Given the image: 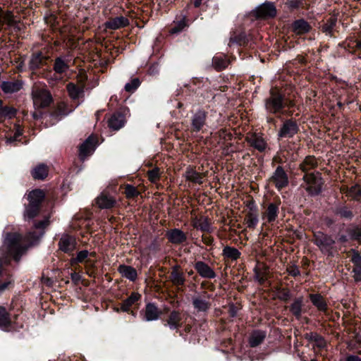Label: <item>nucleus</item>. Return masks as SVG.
Listing matches in <instances>:
<instances>
[{"mask_svg": "<svg viewBox=\"0 0 361 361\" xmlns=\"http://www.w3.org/2000/svg\"><path fill=\"white\" fill-rule=\"evenodd\" d=\"M348 237L345 235H341L338 238V241L341 243H345L348 240Z\"/></svg>", "mask_w": 361, "mask_h": 361, "instance_id": "774afa93", "label": "nucleus"}, {"mask_svg": "<svg viewBox=\"0 0 361 361\" xmlns=\"http://www.w3.org/2000/svg\"><path fill=\"white\" fill-rule=\"evenodd\" d=\"M194 267L200 276L206 279H214L216 274L214 270L206 263L202 261L197 262Z\"/></svg>", "mask_w": 361, "mask_h": 361, "instance_id": "4468645a", "label": "nucleus"}, {"mask_svg": "<svg viewBox=\"0 0 361 361\" xmlns=\"http://www.w3.org/2000/svg\"><path fill=\"white\" fill-rule=\"evenodd\" d=\"M212 65L217 71L224 69L228 65V61L225 56L218 55L213 57Z\"/></svg>", "mask_w": 361, "mask_h": 361, "instance_id": "4c0bfd02", "label": "nucleus"}, {"mask_svg": "<svg viewBox=\"0 0 361 361\" xmlns=\"http://www.w3.org/2000/svg\"><path fill=\"white\" fill-rule=\"evenodd\" d=\"M187 24L185 23V18H183L182 20L178 21L175 23L173 27L171 29V33L176 34L181 32L185 27Z\"/></svg>", "mask_w": 361, "mask_h": 361, "instance_id": "3c124183", "label": "nucleus"}, {"mask_svg": "<svg viewBox=\"0 0 361 361\" xmlns=\"http://www.w3.org/2000/svg\"><path fill=\"white\" fill-rule=\"evenodd\" d=\"M11 283V281L10 279L6 280L4 283H2L0 285V292L6 290Z\"/></svg>", "mask_w": 361, "mask_h": 361, "instance_id": "0e129e2a", "label": "nucleus"}, {"mask_svg": "<svg viewBox=\"0 0 361 361\" xmlns=\"http://www.w3.org/2000/svg\"><path fill=\"white\" fill-rule=\"evenodd\" d=\"M32 99L36 108H45L52 102L50 92L43 88H35L32 91Z\"/></svg>", "mask_w": 361, "mask_h": 361, "instance_id": "39448f33", "label": "nucleus"}, {"mask_svg": "<svg viewBox=\"0 0 361 361\" xmlns=\"http://www.w3.org/2000/svg\"><path fill=\"white\" fill-rule=\"evenodd\" d=\"M125 194L128 198H132L139 195L137 190L133 185H127L125 188Z\"/></svg>", "mask_w": 361, "mask_h": 361, "instance_id": "5fc2aeb1", "label": "nucleus"}, {"mask_svg": "<svg viewBox=\"0 0 361 361\" xmlns=\"http://www.w3.org/2000/svg\"><path fill=\"white\" fill-rule=\"evenodd\" d=\"M129 24L128 18L123 16H119L110 19L105 23V27L111 30H117L121 27H126Z\"/></svg>", "mask_w": 361, "mask_h": 361, "instance_id": "aec40b11", "label": "nucleus"}, {"mask_svg": "<svg viewBox=\"0 0 361 361\" xmlns=\"http://www.w3.org/2000/svg\"><path fill=\"white\" fill-rule=\"evenodd\" d=\"M245 140L250 146L260 152H264L267 148V143L261 135L257 133H248L246 135Z\"/></svg>", "mask_w": 361, "mask_h": 361, "instance_id": "6e6552de", "label": "nucleus"}, {"mask_svg": "<svg viewBox=\"0 0 361 361\" xmlns=\"http://www.w3.org/2000/svg\"><path fill=\"white\" fill-rule=\"evenodd\" d=\"M89 256L90 252L87 250H81L77 253L75 257L71 259V264L74 266L79 263H84L86 268L89 269L90 267H94L97 262V259H90Z\"/></svg>", "mask_w": 361, "mask_h": 361, "instance_id": "9d476101", "label": "nucleus"}, {"mask_svg": "<svg viewBox=\"0 0 361 361\" xmlns=\"http://www.w3.org/2000/svg\"><path fill=\"white\" fill-rule=\"evenodd\" d=\"M95 149L94 139L92 137H89L80 147L79 157L82 161L90 155Z\"/></svg>", "mask_w": 361, "mask_h": 361, "instance_id": "ddd939ff", "label": "nucleus"}, {"mask_svg": "<svg viewBox=\"0 0 361 361\" xmlns=\"http://www.w3.org/2000/svg\"><path fill=\"white\" fill-rule=\"evenodd\" d=\"M44 197V193L39 189H36L31 191L28 195V200L30 203L40 205Z\"/></svg>", "mask_w": 361, "mask_h": 361, "instance_id": "58836bf2", "label": "nucleus"}, {"mask_svg": "<svg viewBox=\"0 0 361 361\" xmlns=\"http://www.w3.org/2000/svg\"><path fill=\"white\" fill-rule=\"evenodd\" d=\"M192 305L198 312H206L210 308V303L200 296L192 298Z\"/></svg>", "mask_w": 361, "mask_h": 361, "instance_id": "c756f323", "label": "nucleus"}, {"mask_svg": "<svg viewBox=\"0 0 361 361\" xmlns=\"http://www.w3.org/2000/svg\"><path fill=\"white\" fill-rule=\"evenodd\" d=\"M116 200L111 195L102 192L97 198V204L101 209H111L116 204Z\"/></svg>", "mask_w": 361, "mask_h": 361, "instance_id": "f3484780", "label": "nucleus"}, {"mask_svg": "<svg viewBox=\"0 0 361 361\" xmlns=\"http://www.w3.org/2000/svg\"><path fill=\"white\" fill-rule=\"evenodd\" d=\"M192 226L203 232L210 233L212 228L209 219L207 217L194 218L192 221Z\"/></svg>", "mask_w": 361, "mask_h": 361, "instance_id": "4be33fe9", "label": "nucleus"}, {"mask_svg": "<svg viewBox=\"0 0 361 361\" xmlns=\"http://www.w3.org/2000/svg\"><path fill=\"white\" fill-rule=\"evenodd\" d=\"M166 238L173 245H180L187 240V235L179 228H173L166 232Z\"/></svg>", "mask_w": 361, "mask_h": 361, "instance_id": "f8f14e48", "label": "nucleus"}, {"mask_svg": "<svg viewBox=\"0 0 361 361\" xmlns=\"http://www.w3.org/2000/svg\"><path fill=\"white\" fill-rule=\"evenodd\" d=\"M141 298V295L138 293L133 292L121 304V309L123 312H128L130 307L138 301Z\"/></svg>", "mask_w": 361, "mask_h": 361, "instance_id": "c85d7f7f", "label": "nucleus"}, {"mask_svg": "<svg viewBox=\"0 0 361 361\" xmlns=\"http://www.w3.org/2000/svg\"><path fill=\"white\" fill-rule=\"evenodd\" d=\"M223 255L231 260H236L240 256V252L239 250L235 247L226 246L223 249Z\"/></svg>", "mask_w": 361, "mask_h": 361, "instance_id": "ea45409f", "label": "nucleus"}, {"mask_svg": "<svg viewBox=\"0 0 361 361\" xmlns=\"http://www.w3.org/2000/svg\"><path fill=\"white\" fill-rule=\"evenodd\" d=\"M16 114V109L13 107L2 105V102L0 100V121L5 118H11Z\"/></svg>", "mask_w": 361, "mask_h": 361, "instance_id": "f704fd0d", "label": "nucleus"}, {"mask_svg": "<svg viewBox=\"0 0 361 361\" xmlns=\"http://www.w3.org/2000/svg\"><path fill=\"white\" fill-rule=\"evenodd\" d=\"M349 238L361 242V226H353L347 229Z\"/></svg>", "mask_w": 361, "mask_h": 361, "instance_id": "49530a36", "label": "nucleus"}, {"mask_svg": "<svg viewBox=\"0 0 361 361\" xmlns=\"http://www.w3.org/2000/svg\"><path fill=\"white\" fill-rule=\"evenodd\" d=\"M342 191L346 196L353 200H358L361 197V186L358 185H355L350 188H342Z\"/></svg>", "mask_w": 361, "mask_h": 361, "instance_id": "e433bc0d", "label": "nucleus"}, {"mask_svg": "<svg viewBox=\"0 0 361 361\" xmlns=\"http://www.w3.org/2000/svg\"><path fill=\"white\" fill-rule=\"evenodd\" d=\"M202 238V241L204 242V243L207 245H210L213 243V238L211 236L203 235Z\"/></svg>", "mask_w": 361, "mask_h": 361, "instance_id": "e2e57ef3", "label": "nucleus"}, {"mask_svg": "<svg viewBox=\"0 0 361 361\" xmlns=\"http://www.w3.org/2000/svg\"><path fill=\"white\" fill-rule=\"evenodd\" d=\"M255 278L260 283H264L267 279V269L261 267L255 268Z\"/></svg>", "mask_w": 361, "mask_h": 361, "instance_id": "de8ad7c7", "label": "nucleus"}, {"mask_svg": "<svg viewBox=\"0 0 361 361\" xmlns=\"http://www.w3.org/2000/svg\"><path fill=\"white\" fill-rule=\"evenodd\" d=\"M10 324L9 314L5 307L0 306V329H6L9 326Z\"/></svg>", "mask_w": 361, "mask_h": 361, "instance_id": "a19ab883", "label": "nucleus"}, {"mask_svg": "<svg viewBox=\"0 0 361 361\" xmlns=\"http://www.w3.org/2000/svg\"><path fill=\"white\" fill-rule=\"evenodd\" d=\"M23 87L20 80L4 81L1 85L2 91L6 94H12L19 91Z\"/></svg>", "mask_w": 361, "mask_h": 361, "instance_id": "a211bd4d", "label": "nucleus"}, {"mask_svg": "<svg viewBox=\"0 0 361 361\" xmlns=\"http://www.w3.org/2000/svg\"><path fill=\"white\" fill-rule=\"evenodd\" d=\"M313 242L319 250L327 256H334L336 251L335 249L336 241L332 236L324 233L320 231L314 233Z\"/></svg>", "mask_w": 361, "mask_h": 361, "instance_id": "7ed1b4c3", "label": "nucleus"}, {"mask_svg": "<svg viewBox=\"0 0 361 361\" xmlns=\"http://www.w3.org/2000/svg\"><path fill=\"white\" fill-rule=\"evenodd\" d=\"M125 124L124 116L121 114H114L108 121V126L110 128L118 130Z\"/></svg>", "mask_w": 361, "mask_h": 361, "instance_id": "393cba45", "label": "nucleus"}, {"mask_svg": "<svg viewBox=\"0 0 361 361\" xmlns=\"http://www.w3.org/2000/svg\"><path fill=\"white\" fill-rule=\"evenodd\" d=\"M309 24L304 20H296L293 24L294 31L297 34H303L307 32L310 30Z\"/></svg>", "mask_w": 361, "mask_h": 361, "instance_id": "79ce46f5", "label": "nucleus"}, {"mask_svg": "<svg viewBox=\"0 0 361 361\" xmlns=\"http://www.w3.org/2000/svg\"><path fill=\"white\" fill-rule=\"evenodd\" d=\"M303 180L305 183L304 186L305 190L311 195H318L322 191L323 182L319 173H305L303 176Z\"/></svg>", "mask_w": 361, "mask_h": 361, "instance_id": "20e7f679", "label": "nucleus"}, {"mask_svg": "<svg viewBox=\"0 0 361 361\" xmlns=\"http://www.w3.org/2000/svg\"><path fill=\"white\" fill-rule=\"evenodd\" d=\"M269 182L279 190L288 185V177L282 166H279L269 178Z\"/></svg>", "mask_w": 361, "mask_h": 361, "instance_id": "423d86ee", "label": "nucleus"}, {"mask_svg": "<svg viewBox=\"0 0 361 361\" xmlns=\"http://www.w3.org/2000/svg\"><path fill=\"white\" fill-rule=\"evenodd\" d=\"M43 57L41 54H37L32 56L30 61V67L36 69L39 67L42 62Z\"/></svg>", "mask_w": 361, "mask_h": 361, "instance_id": "8fccbe9b", "label": "nucleus"}, {"mask_svg": "<svg viewBox=\"0 0 361 361\" xmlns=\"http://www.w3.org/2000/svg\"><path fill=\"white\" fill-rule=\"evenodd\" d=\"M161 314V311L154 303H148L146 305L144 320L151 322L157 320Z\"/></svg>", "mask_w": 361, "mask_h": 361, "instance_id": "2eb2a0df", "label": "nucleus"}, {"mask_svg": "<svg viewBox=\"0 0 361 361\" xmlns=\"http://www.w3.org/2000/svg\"><path fill=\"white\" fill-rule=\"evenodd\" d=\"M305 338L314 343L319 349H323L326 345V342L324 338L317 333H310L305 335Z\"/></svg>", "mask_w": 361, "mask_h": 361, "instance_id": "bb28decb", "label": "nucleus"}, {"mask_svg": "<svg viewBox=\"0 0 361 361\" xmlns=\"http://www.w3.org/2000/svg\"><path fill=\"white\" fill-rule=\"evenodd\" d=\"M279 204L270 203L262 214V218L266 219L268 223L274 222L278 217L279 212Z\"/></svg>", "mask_w": 361, "mask_h": 361, "instance_id": "dca6fc26", "label": "nucleus"}, {"mask_svg": "<svg viewBox=\"0 0 361 361\" xmlns=\"http://www.w3.org/2000/svg\"><path fill=\"white\" fill-rule=\"evenodd\" d=\"M353 278L356 281H361V265L353 266Z\"/></svg>", "mask_w": 361, "mask_h": 361, "instance_id": "4d7b16f0", "label": "nucleus"}, {"mask_svg": "<svg viewBox=\"0 0 361 361\" xmlns=\"http://www.w3.org/2000/svg\"><path fill=\"white\" fill-rule=\"evenodd\" d=\"M299 130V127L297 123L292 120H286L282 124L278 135L279 137L290 138L293 137Z\"/></svg>", "mask_w": 361, "mask_h": 361, "instance_id": "0eeeda50", "label": "nucleus"}, {"mask_svg": "<svg viewBox=\"0 0 361 361\" xmlns=\"http://www.w3.org/2000/svg\"><path fill=\"white\" fill-rule=\"evenodd\" d=\"M303 299L302 297L298 298L294 300L293 303L289 307L290 312L297 318L301 317L302 312Z\"/></svg>", "mask_w": 361, "mask_h": 361, "instance_id": "cd10ccee", "label": "nucleus"}, {"mask_svg": "<svg viewBox=\"0 0 361 361\" xmlns=\"http://www.w3.org/2000/svg\"><path fill=\"white\" fill-rule=\"evenodd\" d=\"M255 13L257 18H268L276 16V9L273 3L267 1L257 6L255 10Z\"/></svg>", "mask_w": 361, "mask_h": 361, "instance_id": "1a4fd4ad", "label": "nucleus"}, {"mask_svg": "<svg viewBox=\"0 0 361 361\" xmlns=\"http://www.w3.org/2000/svg\"><path fill=\"white\" fill-rule=\"evenodd\" d=\"M351 262L353 263V266H360L361 256L358 253H355L351 257Z\"/></svg>", "mask_w": 361, "mask_h": 361, "instance_id": "bf43d9fd", "label": "nucleus"}, {"mask_svg": "<svg viewBox=\"0 0 361 361\" xmlns=\"http://www.w3.org/2000/svg\"><path fill=\"white\" fill-rule=\"evenodd\" d=\"M258 216L256 212H249L245 217V222L249 228H255L258 223Z\"/></svg>", "mask_w": 361, "mask_h": 361, "instance_id": "37998d69", "label": "nucleus"}, {"mask_svg": "<svg viewBox=\"0 0 361 361\" xmlns=\"http://www.w3.org/2000/svg\"><path fill=\"white\" fill-rule=\"evenodd\" d=\"M39 206L40 205L35 204V203L29 202V204L25 209V217L27 219H33L39 213Z\"/></svg>", "mask_w": 361, "mask_h": 361, "instance_id": "a18cd8bd", "label": "nucleus"}, {"mask_svg": "<svg viewBox=\"0 0 361 361\" xmlns=\"http://www.w3.org/2000/svg\"><path fill=\"white\" fill-rule=\"evenodd\" d=\"M170 281L174 286H183L185 283V279L183 273L180 271L179 266H174L170 274Z\"/></svg>", "mask_w": 361, "mask_h": 361, "instance_id": "412c9836", "label": "nucleus"}, {"mask_svg": "<svg viewBox=\"0 0 361 361\" xmlns=\"http://www.w3.org/2000/svg\"><path fill=\"white\" fill-rule=\"evenodd\" d=\"M317 166V161L314 157L308 156L307 157L304 161L300 164V169L305 173H308L307 172Z\"/></svg>", "mask_w": 361, "mask_h": 361, "instance_id": "7c9ffc66", "label": "nucleus"}, {"mask_svg": "<svg viewBox=\"0 0 361 361\" xmlns=\"http://www.w3.org/2000/svg\"><path fill=\"white\" fill-rule=\"evenodd\" d=\"M77 242L75 238L68 234H63L59 242V249L66 252L71 253L76 249Z\"/></svg>", "mask_w": 361, "mask_h": 361, "instance_id": "9b49d317", "label": "nucleus"}, {"mask_svg": "<svg viewBox=\"0 0 361 361\" xmlns=\"http://www.w3.org/2000/svg\"><path fill=\"white\" fill-rule=\"evenodd\" d=\"M310 299L312 303L319 310L325 311L327 308L326 302L319 294H310Z\"/></svg>", "mask_w": 361, "mask_h": 361, "instance_id": "473e14b6", "label": "nucleus"}, {"mask_svg": "<svg viewBox=\"0 0 361 361\" xmlns=\"http://www.w3.org/2000/svg\"><path fill=\"white\" fill-rule=\"evenodd\" d=\"M185 178L194 183L201 184L203 182V175L193 169H188L185 171Z\"/></svg>", "mask_w": 361, "mask_h": 361, "instance_id": "72a5a7b5", "label": "nucleus"}, {"mask_svg": "<svg viewBox=\"0 0 361 361\" xmlns=\"http://www.w3.org/2000/svg\"><path fill=\"white\" fill-rule=\"evenodd\" d=\"M336 213L343 218L350 219L353 218V212L345 207H340L336 209Z\"/></svg>", "mask_w": 361, "mask_h": 361, "instance_id": "603ef678", "label": "nucleus"}, {"mask_svg": "<svg viewBox=\"0 0 361 361\" xmlns=\"http://www.w3.org/2000/svg\"><path fill=\"white\" fill-rule=\"evenodd\" d=\"M69 68L68 64L61 58H56L54 65V70L57 73H63Z\"/></svg>", "mask_w": 361, "mask_h": 361, "instance_id": "c03bdc74", "label": "nucleus"}, {"mask_svg": "<svg viewBox=\"0 0 361 361\" xmlns=\"http://www.w3.org/2000/svg\"><path fill=\"white\" fill-rule=\"evenodd\" d=\"M23 134V130L19 126H16L15 133L13 136H10L7 137L6 142L8 143L14 142L18 137H20Z\"/></svg>", "mask_w": 361, "mask_h": 361, "instance_id": "6e6d98bb", "label": "nucleus"}, {"mask_svg": "<svg viewBox=\"0 0 361 361\" xmlns=\"http://www.w3.org/2000/svg\"><path fill=\"white\" fill-rule=\"evenodd\" d=\"M181 314L177 311H172L167 319V324L172 330L176 329L181 326Z\"/></svg>", "mask_w": 361, "mask_h": 361, "instance_id": "a878e982", "label": "nucleus"}, {"mask_svg": "<svg viewBox=\"0 0 361 361\" xmlns=\"http://www.w3.org/2000/svg\"><path fill=\"white\" fill-rule=\"evenodd\" d=\"M161 171L159 168L155 167L147 172L148 179L152 183H157L160 178Z\"/></svg>", "mask_w": 361, "mask_h": 361, "instance_id": "09e8293b", "label": "nucleus"}, {"mask_svg": "<svg viewBox=\"0 0 361 361\" xmlns=\"http://www.w3.org/2000/svg\"><path fill=\"white\" fill-rule=\"evenodd\" d=\"M207 114L204 111H198L192 119V127L194 131H200L205 124Z\"/></svg>", "mask_w": 361, "mask_h": 361, "instance_id": "6ab92c4d", "label": "nucleus"}, {"mask_svg": "<svg viewBox=\"0 0 361 361\" xmlns=\"http://www.w3.org/2000/svg\"><path fill=\"white\" fill-rule=\"evenodd\" d=\"M48 224H49V220H48V219H45L40 221L38 223L35 224V226L36 228L44 229L47 226H48Z\"/></svg>", "mask_w": 361, "mask_h": 361, "instance_id": "680f3d73", "label": "nucleus"}, {"mask_svg": "<svg viewBox=\"0 0 361 361\" xmlns=\"http://www.w3.org/2000/svg\"><path fill=\"white\" fill-rule=\"evenodd\" d=\"M345 361H361V359L355 355H350L346 358Z\"/></svg>", "mask_w": 361, "mask_h": 361, "instance_id": "338daca9", "label": "nucleus"}, {"mask_svg": "<svg viewBox=\"0 0 361 361\" xmlns=\"http://www.w3.org/2000/svg\"><path fill=\"white\" fill-rule=\"evenodd\" d=\"M6 247L8 255L13 257L15 260L18 261L20 256L27 249L22 235L18 233H8L4 243Z\"/></svg>", "mask_w": 361, "mask_h": 361, "instance_id": "f03ea898", "label": "nucleus"}, {"mask_svg": "<svg viewBox=\"0 0 361 361\" xmlns=\"http://www.w3.org/2000/svg\"><path fill=\"white\" fill-rule=\"evenodd\" d=\"M43 235V232H41L39 234H35V232L29 233L27 238L30 244H32L35 241L37 240L42 235Z\"/></svg>", "mask_w": 361, "mask_h": 361, "instance_id": "13d9d810", "label": "nucleus"}, {"mask_svg": "<svg viewBox=\"0 0 361 361\" xmlns=\"http://www.w3.org/2000/svg\"><path fill=\"white\" fill-rule=\"evenodd\" d=\"M118 271L122 276L129 279L131 281H134L137 279V271L135 268L130 266L121 264L118 267Z\"/></svg>", "mask_w": 361, "mask_h": 361, "instance_id": "b1692460", "label": "nucleus"}, {"mask_svg": "<svg viewBox=\"0 0 361 361\" xmlns=\"http://www.w3.org/2000/svg\"><path fill=\"white\" fill-rule=\"evenodd\" d=\"M334 23H332L331 25H325L323 26V31L326 33H330L331 31V29L333 27Z\"/></svg>", "mask_w": 361, "mask_h": 361, "instance_id": "69168bd1", "label": "nucleus"}, {"mask_svg": "<svg viewBox=\"0 0 361 361\" xmlns=\"http://www.w3.org/2000/svg\"><path fill=\"white\" fill-rule=\"evenodd\" d=\"M293 106L292 101H288L277 89H271L269 96L265 99V109L267 112L273 114H283L285 107Z\"/></svg>", "mask_w": 361, "mask_h": 361, "instance_id": "f257e3e1", "label": "nucleus"}, {"mask_svg": "<svg viewBox=\"0 0 361 361\" xmlns=\"http://www.w3.org/2000/svg\"><path fill=\"white\" fill-rule=\"evenodd\" d=\"M140 80L137 78L133 79L130 82L125 85V90L127 92H133L140 86Z\"/></svg>", "mask_w": 361, "mask_h": 361, "instance_id": "864d4df0", "label": "nucleus"}, {"mask_svg": "<svg viewBox=\"0 0 361 361\" xmlns=\"http://www.w3.org/2000/svg\"><path fill=\"white\" fill-rule=\"evenodd\" d=\"M288 272L293 276H297L300 275V271L296 266H291L288 268Z\"/></svg>", "mask_w": 361, "mask_h": 361, "instance_id": "052dcab7", "label": "nucleus"}, {"mask_svg": "<svg viewBox=\"0 0 361 361\" xmlns=\"http://www.w3.org/2000/svg\"><path fill=\"white\" fill-rule=\"evenodd\" d=\"M266 334L262 331H254L250 337V345L251 347L259 345L265 338Z\"/></svg>", "mask_w": 361, "mask_h": 361, "instance_id": "c9c22d12", "label": "nucleus"}, {"mask_svg": "<svg viewBox=\"0 0 361 361\" xmlns=\"http://www.w3.org/2000/svg\"><path fill=\"white\" fill-rule=\"evenodd\" d=\"M48 175V168L44 164L37 165L32 171V176L35 179L43 180Z\"/></svg>", "mask_w": 361, "mask_h": 361, "instance_id": "2f4dec72", "label": "nucleus"}, {"mask_svg": "<svg viewBox=\"0 0 361 361\" xmlns=\"http://www.w3.org/2000/svg\"><path fill=\"white\" fill-rule=\"evenodd\" d=\"M70 97L73 99H79L84 93V85H75L70 82L66 87Z\"/></svg>", "mask_w": 361, "mask_h": 361, "instance_id": "5701e85b", "label": "nucleus"}]
</instances>
